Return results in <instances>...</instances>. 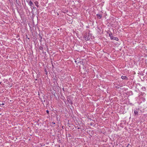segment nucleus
<instances>
[{
  "mask_svg": "<svg viewBox=\"0 0 147 147\" xmlns=\"http://www.w3.org/2000/svg\"><path fill=\"white\" fill-rule=\"evenodd\" d=\"M85 39L86 40H89L90 39V37L89 34H86L84 36Z\"/></svg>",
  "mask_w": 147,
  "mask_h": 147,
  "instance_id": "obj_1",
  "label": "nucleus"
},
{
  "mask_svg": "<svg viewBox=\"0 0 147 147\" xmlns=\"http://www.w3.org/2000/svg\"><path fill=\"white\" fill-rule=\"evenodd\" d=\"M111 39H113V40H115L117 41H118V38L116 37H114V36H111Z\"/></svg>",
  "mask_w": 147,
  "mask_h": 147,
  "instance_id": "obj_2",
  "label": "nucleus"
},
{
  "mask_svg": "<svg viewBox=\"0 0 147 147\" xmlns=\"http://www.w3.org/2000/svg\"><path fill=\"white\" fill-rule=\"evenodd\" d=\"M134 115L135 116H137L138 114V111L137 110H134Z\"/></svg>",
  "mask_w": 147,
  "mask_h": 147,
  "instance_id": "obj_3",
  "label": "nucleus"
},
{
  "mask_svg": "<svg viewBox=\"0 0 147 147\" xmlns=\"http://www.w3.org/2000/svg\"><path fill=\"white\" fill-rule=\"evenodd\" d=\"M121 78L123 79H125L126 80H128V78L126 76H121Z\"/></svg>",
  "mask_w": 147,
  "mask_h": 147,
  "instance_id": "obj_4",
  "label": "nucleus"
},
{
  "mask_svg": "<svg viewBox=\"0 0 147 147\" xmlns=\"http://www.w3.org/2000/svg\"><path fill=\"white\" fill-rule=\"evenodd\" d=\"M96 16L97 17L99 18V19H100L102 17V15L100 14H96Z\"/></svg>",
  "mask_w": 147,
  "mask_h": 147,
  "instance_id": "obj_5",
  "label": "nucleus"
},
{
  "mask_svg": "<svg viewBox=\"0 0 147 147\" xmlns=\"http://www.w3.org/2000/svg\"><path fill=\"white\" fill-rule=\"evenodd\" d=\"M34 3L35 4V5L37 7H38L39 6L38 5V2L37 1H36L34 2Z\"/></svg>",
  "mask_w": 147,
  "mask_h": 147,
  "instance_id": "obj_6",
  "label": "nucleus"
},
{
  "mask_svg": "<svg viewBox=\"0 0 147 147\" xmlns=\"http://www.w3.org/2000/svg\"><path fill=\"white\" fill-rule=\"evenodd\" d=\"M29 4L30 5L32 6L33 5V3L31 1H30L29 2Z\"/></svg>",
  "mask_w": 147,
  "mask_h": 147,
  "instance_id": "obj_7",
  "label": "nucleus"
},
{
  "mask_svg": "<svg viewBox=\"0 0 147 147\" xmlns=\"http://www.w3.org/2000/svg\"><path fill=\"white\" fill-rule=\"evenodd\" d=\"M46 112L47 113L49 114V111L48 110H46Z\"/></svg>",
  "mask_w": 147,
  "mask_h": 147,
  "instance_id": "obj_8",
  "label": "nucleus"
},
{
  "mask_svg": "<svg viewBox=\"0 0 147 147\" xmlns=\"http://www.w3.org/2000/svg\"><path fill=\"white\" fill-rule=\"evenodd\" d=\"M52 123H53V124H55V123H54V122H52Z\"/></svg>",
  "mask_w": 147,
  "mask_h": 147,
  "instance_id": "obj_9",
  "label": "nucleus"
},
{
  "mask_svg": "<svg viewBox=\"0 0 147 147\" xmlns=\"http://www.w3.org/2000/svg\"><path fill=\"white\" fill-rule=\"evenodd\" d=\"M35 8V7H33V9H34Z\"/></svg>",
  "mask_w": 147,
  "mask_h": 147,
  "instance_id": "obj_10",
  "label": "nucleus"
},
{
  "mask_svg": "<svg viewBox=\"0 0 147 147\" xmlns=\"http://www.w3.org/2000/svg\"><path fill=\"white\" fill-rule=\"evenodd\" d=\"M75 62H76V61H75Z\"/></svg>",
  "mask_w": 147,
  "mask_h": 147,
  "instance_id": "obj_11",
  "label": "nucleus"
},
{
  "mask_svg": "<svg viewBox=\"0 0 147 147\" xmlns=\"http://www.w3.org/2000/svg\"><path fill=\"white\" fill-rule=\"evenodd\" d=\"M1 82H0V84H1Z\"/></svg>",
  "mask_w": 147,
  "mask_h": 147,
  "instance_id": "obj_12",
  "label": "nucleus"
},
{
  "mask_svg": "<svg viewBox=\"0 0 147 147\" xmlns=\"http://www.w3.org/2000/svg\"><path fill=\"white\" fill-rule=\"evenodd\" d=\"M138 147H140V146H138Z\"/></svg>",
  "mask_w": 147,
  "mask_h": 147,
  "instance_id": "obj_13",
  "label": "nucleus"
}]
</instances>
